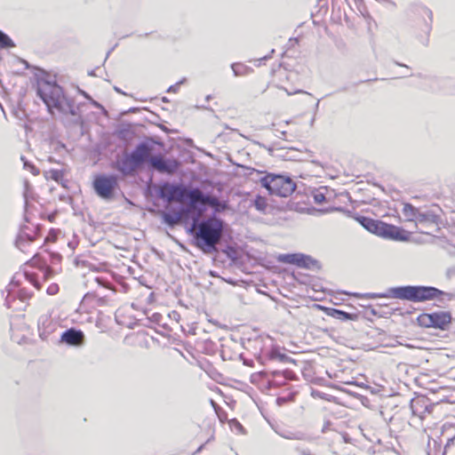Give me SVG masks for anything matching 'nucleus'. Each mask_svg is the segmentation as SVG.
Wrapping results in <instances>:
<instances>
[{
  "label": "nucleus",
  "instance_id": "1",
  "mask_svg": "<svg viewBox=\"0 0 455 455\" xmlns=\"http://www.w3.org/2000/svg\"><path fill=\"white\" fill-rule=\"evenodd\" d=\"M202 214L194 212L192 223L187 229L194 238V244L205 254L218 252L220 243L224 231V221L212 215L206 219H201Z\"/></svg>",
  "mask_w": 455,
  "mask_h": 455
},
{
  "label": "nucleus",
  "instance_id": "2",
  "mask_svg": "<svg viewBox=\"0 0 455 455\" xmlns=\"http://www.w3.org/2000/svg\"><path fill=\"white\" fill-rule=\"evenodd\" d=\"M36 94L51 114L56 110L64 115H77L74 100L65 95L62 87L55 80L38 78Z\"/></svg>",
  "mask_w": 455,
  "mask_h": 455
},
{
  "label": "nucleus",
  "instance_id": "3",
  "mask_svg": "<svg viewBox=\"0 0 455 455\" xmlns=\"http://www.w3.org/2000/svg\"><path fill=\"white\" fill-rule=\"evenodd\" d=\"M444 291L424 285H404L390 287L385 292L374 294L375 298H393L412 302H424L432 300L444 295Z\"/></svg>",
  "mask_w": 455,
  "mask_h": 455
},
{
  "label": "nucleus",
  "instance_id": "4",
  "mask_svg": "<svg viewBox=\"0 0 455 455\" xmlns=\"http://www.w3.org/2000/svg\"><path fill=\"white\" fill-rule=\"evenodd\" d=\"M153 151V146L146 141L140 142L131 152L125 151L121 157H117L113 168L123 176H132L145 163H148V155Z\"/></svg>",
  "mask_w": 455,
  "mask_h": 455
},
{
  "label": "nucleus",
  "instance_id": "5",
  "mask_svg": "<svg viewBox=\"0 0 455 455\" xmlns=\"http://www.w3.org/2000/svg\"><path fill=\"white\" fill-rule=\"evenodd\" d=\"M198 188H191L182 183H162L157 189L159 198L167 202H182L193 207Z\"/></svg>",
  "mask_w": 455,
  "mask_h": 455
},
{
  "label": "nucleus",
  "instance_id": "6",
  "mask_svg": "<svg viewBox=\"0 0 455 455\" xmlns=\"http://www.w3.org/2000/svg\"><path fill=\"white\" fill-rule=\"evenodd\" d=\"M262 188H265L269 195L288 197L296 189L295 181L289 176L275 173H266L259 180Z\"/></svg>",
  "mask_w": 455,
  "mask_h": 455
},
{
  "label": "nucleus",
  "instance_id": "7",
  "mask_svg": "<svg viewBox=\"0 0 455 455\" xmlns=\"http://www.w3.org/2000/svg\"><path fill=\"white\" fill-rule=\"evenodd\" d=\"M357 220L366 230L379 236L395 241L406 239L405 236L402 235L403 230L398 227L364 216L359 217Z\"/></svg>",
  "mask_w": 455,
  "mask_h": 455
},
{
  "label": "nucleus",
  "instance_id": "8",
  "mask_svg": "<svg viewBox=\"0 0 455 455\" xmlns=\"http://www.w3.org/2000/svg\"><path fill=\"white\" fill-rule=\"evenodd\" d=\"M37 267L43 273L44 281H47L53 275L54 271L47 266L46 261L44 260L38 254H35L29 260H28L23 268V273L20 274L29 283H31L36 290L41 289V283L37 275L35 272L29 271L27 267Z\"/></svg>",
  "mask_w": 455,
  "mask_h": 455
},
{
  "label": "nucleus",
  "instance_id": "9",
  "mask_svg": "<svg viewBox=\"0 0 455 455\" xmlns=\"http://www.w3.org/2000/svg\"><path fill=\"white\" fill-rule=\"evenodd\" d=\"M211 207L213 210V214L222 212L228 207V203L220 201L217 196L204 193L199 188L195 198L193 204L195 212L204 214L207 210V207Z\"/></svg>",
  "mask_w": 455,
  "mask_h": 455
},
{
  "label": "nucleus",
  "instance_id": "10",
  "mask_svg": "<svg viewBox=\"0 0 455 455\" xmlns=\"http://www.w3.org/2000/svg\"><path fill=\"white\" fill-rule=\"evenodd\" d=\"M92 185L100 197L109 199L113 196L114 191L118 186V179L114 174H100L95 177Z\"/></svg>",
  "mask_w": 455,
  "mask_h": 455
},
{
  "label": "nucleus",
  "instance_id": "11",
  "mask_svg": "<svg viewBox=\"0 0 455 455\" xmlns=\"http://www.w3.org/2000/svg\"><path fill=\"white\" fill-rule=\"evenodd\" d=\"M148 164L153 169L160 173L169 175L174 174L180 166V163L176 158H166L162 155H148Z\"/></svg>",
  "mask_w": 455,
  "mask_h": 455
},
{
  "label": "nucleus",
  "instance_id": "12",
  "mask_svg": "<svg viewBox=\"0 0 455 455\" xmlns=\"http://www.w3.org/2000/svg\"><path fill=\"white\" fill-rule=\"evenodd\" d=\"M274 339L269 336L259 335L247 341V348L253 351L261 363H266L267 351L273 347Z\"/></svg>",
  "mask_w": 455,
  "mask_h": 455
},
{
  "label": "nucleus",
  "instance_id": "13",
  "mask_svg": "<svg viewBox=\"0 0 455 455\" xmlns=\"http://www.w3.org/2000/svg\"><path fill=\"white\" fill-rule=\"evenodd\" d=\"M39 232L38 226H22L15 241L16 247L21 251H27L29 244L38 237Z\"/></svg>",
  "mask_w": 455,
  "mask_h": 455
},
{
  "label": "nucleus",
  "instance_id": "14",
  "mask_svg": "<svg viewBox=\"0 0 455 455\" xmlns=\"http://www.w3.org/2000/svg\"><path fill=\"white\" fill-rule=\"evenodd\" d=\"M411 12H419L420 14L427 18V20H425L423 25V35L418 36L419 44L423 46H427L429 44V35L432 30L433 12L429 8L421 4L411 5Z\"/></svg>",
  "mask_w": 455,
  "mask_h": 455
},
{
  "label": "nucleus",
  "instance_id": "15",
  "mask_svg": "<svg viewBox=\"0 0 455 455\" xmlns=\"http://www.w3.org/2000/svg\"><path fill=\"white\" fill-rule=\"evenodd\" d=\"M194 207L191 205L182 206L179 212H165L162 213V219L165 224L169 227L173 228L179 222V220L187 221L188 219L192 220L194 214Z\"/></svg>",
  "mask_w": 455,
  "mask_h": 455
},
{
  "label": "nucleus",
  "instance_id": "16",
  "mask_svg": "<svg viewBox=\"0 0 455 455\" xmlns=\"http://www.w3.org/2000/svg\"><path fill=\"white\" fill-rule=\"evenodd\" d=\"M20 274H15L12 278L11 283L6 288L7 295L4 300V304L8 308H12L13 310L20 309V305L19 304V298L17 297L16 293V288L20 283Z\"/></svg>",
  "mask_w": 455,
  "mask_h": 455
},
{
  "label": "nucleus",
  "instance_id": "17",
  "mask_svg": "<svg viewBox=\"0 0 455 455\" xmlns=\"http://www.w3.org/2000/svg\"><path fill=\"white\" fill-rule=\"evenodd\" d=\"M428 319L427 326L445 329V326L451 323V316L448 312H435L425 315Z\"/></svg>",
  "mask_w": 455,
  "mask_h": 455
},
{
  "label": "nucleus",
  "instance_id": "18",
  "mask_svg": "<svg viewBox=\"0 0 455 455\" xmlns=\"http://www.w3.org/2000/svg\"><path fill=\"white\" fill-rule=\"evenodd\" d=\"M84 340V334L81 330L70 328L62 332L60 341L69 346H81Z\"/></svg>",
  "mask_w": 455,
  "mask_h": 455
},
{
  "label": "nucleus",
  "instance_id": "19",
  "mask_svg": "<svg viewBox=\"0 0 455 455\" xmlns=\"http://www.w3.org/2000/svg\"><path fill=\"white\" fill-rule=\"evenodd\" d=\"M439 217L431 210H419V213H417V220L415 221V225L417 227L420 226L421 228H427L428 227H432L436 225L438 222Z\"/></svg>",
  "mask_w": 455,
  "mask_h": 455
},
{
  "label": "nucleus",
  "instance_id": "20",
  "mask_svg": "<svg viewBox=\"0 0 455 455\" xmlns=\"http://www.w3.org/2000/svg\"><path fill=\"white\" fill-rule=\"evenodd\" d=\"M270 361H277L280 363L293 362L291 357H289L286 354L282 353L279 347H275L274 344L271 349L267 351L266 363Z\"/></svg>",
  "mask_w": 455,
  "mask_h": 455
},
{
  "label": "nucleus",
  "instance_id": "21",
  "mask_svg": "<svg viewBox=\"0 0 455 455\" xmlns=\"http://www.w3.org/2000/svg\"><path fill=\"white\" fill-rule=\"evenodd\" d=\"M273 384L276 386H282L285 384L286 380H291L294 379L295 374L290 370L275 371L272 372Z\"/></svg>",
  "mask_w": 455,
  "mask_h": 455
},
{
  "label": "nucleus",
  "instance_id": "22",
  "mask_svg": "<svg viewBox=\"0 0 455 455\" xmlns=\"http://www.w3.org/2000/svg\"><path fill=\"white\" fill-rule=\"evenodd\" d=\"M297 267L306 269H315L320 267L319 262L316 259H313L309 255L303 253H299L298 255Z\"/></svg>",
  "mask_w": 455,
  "mask_h": 455
},
{
  "label": "nucleus",
  "instance_id": "23",
  "mask_svg": "<svg viewBox=\"0 0 455 455\" xmlns=\"http://www.w3.org/2000/svg\"><path fill=\"white\" fill-rule=\"evenodd\" d=\"M327 315L335 318V319H338V320H340V321H353V320H355L357 318V315L356 314H352V313H347V312H345L343 310H340V309H337V308H327Z\"/></svg>",
  "mask_w": 455,
  "mask_h": 455
},
{
  "label": "nucleus",
  "instance_id": "24",
  "mask_svg": "<svg viewBox=\"0 0 455 455\" xmlns=\"http://www.w3.org/2000/svg\"><path fill=\"white\" fill-rule=\"evenodd\" d=\"M278 435H281L283 438H285L288 440H301V441H309L310 440V437L302 432L283 431V432H278Z\"/></svg>",
  "mask_w": 455,
  "mask_h": 455
},
{
  "label": "nucleus",
  "instance_id": "25",
  "mask_svg": "<svg viewBox=\"0 0 455 455\" xmlns=\"http://www.w3.org/2000/svg\"><path fill=\"white\" fill-rule=\"evenodd\" d=\"M419 209L414 207L411 204H404L403 208V213L408 221H412L415 223L417 220V213H419Z\"/></svg>",
  "mask_w": 455,
  "mask_h": 455
},
{
  "label": "nucleus",
  "instance_id": "26",
  "mask_svg": "<svg viewBox=\"0 0 455 455\" xmlns=\"http://www.w3.org/2000/svg\"><path fill=\"white\" fill-rule=\"evenodd\" d=\"M231 68L235 76H245L251 71V68L242 64V63H233L231 65Z\"/></svg>",
  "mask_w": 455,
  "mask_h": 455
},
{
  "label": "nucleus",
  "instance_id": "27",
  "mask_svg": "<svg viewBox=\"0 0 455 455\" xmlns=\"http://www.w3.org/2000/svg\"><path fill=\"white\" fill-rule=\"evenodd\" d=\"M253 206L261 212H265L267 208V200L262 196H256L253 200Z\"/></svg>",
  "mask_w": 455,
  "mask_h": 455
},
{
  "label": "nucleus",
  "instance_id": "28",
  "mask_svg": "<svg viewBox=\"0 0 455 455\" xmlns=\"http://www.w3.org/2000/svg\"><path fill=\"white\" fill-rule=\"evenodd\" d=\"M299 253H286L278 256V261L297 266Z\"/></svg>",
  "mask_w": 455,
  "mask_h": 455
},
{
  "label": "nucleus",
  "instance_id": "29",
  "mask_svg": "<svg viewBox=\"0 0 455 455\" xmlns=\"http://www.w3.org/2000/svg\"><path fill=\"white\" fill-rule=\"evenodd\" d=\"M16 293L19 298V304L20 305L21 309L23 307V303L31 298L32 293L25 289L19 288V286L16 288Z\"/></svg>",
  "mask_w": 455,
  "mask_h": 455
},
{
  "label": "nucleus",
  "instance_id": "30",
  "mask_svg": "<svg viewBox=\"0 0 455 455\" xmlns=\"http://www.w3.org/2000/svg\"><path fill=\"white\" fill-rule=\"evenodd\" d=\"M23 196L25 200V210L27 211L29 198H32V188L28 180H24Z\"/></svg>",
  "mask_w": 455,
  "mask_h": 455
},
{
  "label": "nucleus",
  "instance_id": "31",
  "mask_svg": "<svg viewBox=\"0 0 455 455\" xmlns=\"http://www.w3.org/2000/svg\"><path fill=\"white\" fill-rule=\"evenodd\" d=\"M87 283H91L92 286L94 283H96L100 287H103V288H107V289L109 288V283L105 278H103L101 276H96L92 280L88 279Z\"/></svg>",
  "mask_w": 455,
  "mask_h": 455
},
{
  "label": "nucleus",
  "instance_id": "32",
  "mask_svg": "<svg viewBox=\"0 0 455 455\" xmlns=\"http://www.w3.org/2000/svg\"><path fill=\"white\" fill-rule=\"evenodd\" d=\"M148 319L159 326H163L165 328L166 324L163 323L164 316L160 313H153L151 315L148 316Z\"/></svg>",
  "mask_w": 455,
  "mask_h": 455
},
{
  "label": "nucleus",
  "instance_id": "33",
  "mask_svg": "<svg viewBox=\"0 0 455 455\" xmlns=\"http://www.w3.org/2000/svg\"><path fill=\"white\" fill-rule=\"evenodd\" d=\"M433 406H434L433 404H426V405L424 406V411H423L422 412H418L417 408H416V405H415V404H413L412 403H411V410H412V413H413L414 415H419V417L420 419H423V418L425 417V415H424V414H425L426 412L430 413V412H431V411H432V409H433Z\"/></svg>",
  "mask_w": 455,
  "mask_h": 455
},
{
  "label": "nucleus",
  "instance_id": "34",
  "mask_svg": "<svg viewBox=\"0 0 455 455\" xmlns=\"http://www.w3.org/2000/svg\"><path fill=\"white\" fill-rule=\"evenodd\" d=\"M21 160L23 161V167L25 170L29 171L33 175H38L39 174V169L36 168L33 164L27 161L23 156H21Z\"/></svg>",
  "mask_w": 455,
  "mask_h": 455
},
{
  "label": "nucleus",
  "instance_id": "35",
  "mask_svg": "<svg viewBox=\"0 0 455 455\" xmlns=\"http://www.w3.org/2000/svg\"><path fill=\"white\" fill-rule=\"evenodd\" d=\"M14 46L15 44L11 37L2 31V49H7Z\"/></svg>",
  "mask_w": 455,
  "mask_h": 455
},
{
  "label": "nucleus",
  "instance_id": "36",
  "mask_svg": "<svg viewBox=\"0 0 455 455\" xmlns=\"http://www.w3.org/2000/svg\"><path fill=\"white\" fill-rule=\"evenodd\" d=\"M49 178L59 182L60 180L63 179V172L60 170H51L49 172Z\"/></svg>",
  "mask_w": 455,
  "mask_h": 455
},
{
  "label": "nucleus",
  "instance_id": "37",
  "mask_svg": "<svg viewBox=\"0 0 455 455\" xmlns=\"http://www.w3.org/2000/svg\"><path fill=\"white\" fill-rule=\"evenodd\" d=\"M313 198L315 204H323L326 202L325 195L319 190L313 193Z\"/></svg>",
  "mask_w": 455,
  "mask_h": 455
},
{
  "label": "nucleus",
  "instance_id": "38",
  "mask_svg": "<svg viewBox=\"0 0 455 455\" xmlns=\"http://www.w3.org/2000/svg\"><path fill=\"white\" fill-rule=\"evenodd\" d=\"M186 82V78H182L179 82H177L175 84L171 85L167 89V92H177L180 89V86Z\"/></svg>",
  "mask_w": 455,
  "mask_h": 455
},
{
  "label": "nucleus",
  "instance_id": "39",
  "mask_svg": "<svg viewBox=\"0 0 455 455\" xmlns=\"http://www.w3.org/2000/svg\"><path fill=\"white\" fill-rule=\"evenodd\" d=\"M46 291L49 295H55L59 291V285L57 283H52L48 286Z\"/></svg>",
  "mask_w": 455,
  "mask_h": 455
},
{
  "label": "nucleus",
  "instance_id": "40",
  "mask_svg": "<svg viewBox=\"0 0 455 455\" xmlns=\"http://www.w3.org/2000/svg\"><path fill=\"white\" fill-rule=\"evenodd\" d=\"M51 263L52 264H58L60 262L62 257L60 253L52 252L51 253Z\"/></svg>",
  "mask_w": 455,
  "mask_h": 455
},
{
  "label": "nucleus",
  "instance_id": "41",
  "mask_svg": "<svg viewBox=\"0 0 455 455\" xmlns=\"http://www.w3.org/2000/svg\"><path fill=\"white\" fill-rule=\"evenodd\" d=\"M92 106L98 108H103L102 105L100 104L98 101L94 100L92 98V100H89Z\"/></svg>",
  "mask_w": 455,
  "mask_h": 455
},
{
  "label": "nucleus",
  "instance_id": "42",
  "mask_svg": "<svg viewBox=\"0 0 455 455\" xmlns=\"http://www.w3.org/2000/svg\"><path fill=\"white\" fill-rule=\"evenodd\" d=\"M78 92H79L80 94H82L88 100H92V97L86 92H84V91H83L81 89H78Z\"/></svg>",
  "mask_w": 455,
  "mask_h": 455
},
{
  "label": "nucleus",
  "instance_id": "43",
  "mask_svg": "<svg viewBox=\"0 0 455 455\" xmlns=\"http://www.w3.org/2000/svg\"><path fill=\"white\" fill-rule=\"evenodd\" d=\"M312 395L314 397H321V398H324L323 395H322L321 392L320 391H316V390H313L312 391Z\"/></svg>",
  "mask_w": 455,
  "mask_h": 455
},
{
  "label": "nucleus",
  "instance_id": "44",
  "mask_svg": "<svg viewBox=\"0 0 455 455\" xmlns=\"http://www.w3.org/2000/svg\"><path fill=\"white\" fill-rule=\"evenodd\" d=\"M210 403H211V404L212 405V407L214 408L215 411L220 409V406L212 399H211Z\"/></svg>",
  "mask_w": 455,
  "mask_h": 455
},
{
  "label": "nucleus",
  "instance_id": "45",
  "mask_svg": "<svg viewBox=\"0 0 455 455\" xmlns=\"http://www.w3.org/2000/svg\"><path fill=\"white\" fill-rule=\"evenodd\" d=\"M204 447V444L200 445L192 455H196V454L201 452L203 451Z\"/></svg>",
  "mask_w": 455,
  "mask_h": 455
},
{
  "label": "nucleus",
  "instance_id": "46",
  "mask_svg": "<svg viewBox=\"0 0 455 455\" xmlns=\"http://www.w3.org/2000/svg\"><path fill=\"white\" fill-rule=\"evenodd\" d=\"M18 60H19L20 63H22V64H24V65H25V68H24L25 69L28 68V62H27L26 60H21V59H19Z\"/></svg>",
  "mask_w": 455,
  "mask_h": 455
},
{
  "label": "nucleus",
  "instance_id": "47",
  "mask_svg": "<svg viewBox=\"0 0 455 455\" xmlns=\"http://www.w3.org/2000/svg\"><path fill=\"white\" fill-rule=\"evenodd\" d=\"M92 296H94V293H91V292H87L84 296V299H89L90 297Z\"/></svg>",
  "mask_w": 455,
  "mask_h": 455
},
{
  "label": "nucleus",
  "instance_id": "48",
  "mask_svg": "<svg viewBox=\"0 0 455 455\" xmlns=\"http://www.w3.org/2000/svg\"><path fill=\"white\" fill-rule=\"evenodd\" d=\"M270 58H271V55H266V56H264V57L260 58L259 60V61H262V60H268V59H270Z\"/></svg>",
  "mask_w": 455,
  "mask_h": 455
},
{
  "label": "nucleus",
  "instance_id": "49",
  "mask_svg": "<svg viewBox=\"0 0 455 455\" xmlns=\"http://www.w3.org/2000/svg\"><path fill=\"white\" fill-rule=\"evenodd\" d=\"M88 75H89L90 76H96L95 70H94V69L90 70V71L88 72Z\"/></svg>",
  "mask_w": 455,
  "mask_h": 455
},
{
  "label": "nucleus",
  "instance_id": "50",
  "mask_svg": "<svg viewBox=\"0 0 455 455\" xmlns=\"http://www.w3.org/2000/svg\"><path fill=\"white\" fill-rule=\"evenodd\" d=\"M235 426H236V428H238L239 430H242L243 428V426L236 420H235Z\"/></svg>",
  "mask_w": 455,
  "mask_h": 455
},
{
  "label": "nucleus",
  "instance_id": "51",
  "mask_svg": "<svg viewBox=\"0 0 455 455\" xmlns=\"http://www.w3.org/2000/svg\"><path fill=\"white\" fill-rule=\"evenodd\" d=\"M282 148H269V151L272 152V154L274 155L275 150H279V149H282Z\"/></svg>",
  "mask_w": 455,
  "mask_h": 455
},
{
  "label": "nucleus",
  "instance_id": "52",
  "mask_svg": "<svg viewBox=\"0 0 455 455\" xmlns=\"http://www.w3.org/2000/svg\"><path fill=\"white\" fill-rule=\"evenodd\" d=\"M114 90L119 93H122V94H124V92L123 91H121L118 87L115 86L114 87Z\"/></svg>",
  "mask_w": 455,
  "mask_h": 455
},
{
  "label": "nucleus",
  "instance_id": "53",
  "mask_svg": "<svg viewBox=\"0 0 455 455\" xmlns=\"http://www.w3.org/2000/svg\"><path fill=\"white\" fill-rule=\"evenodd\" d=\"M301 455H312L308 451H302Z\"/></svg>",
  "mask_w": 455,
  "mask_h": 455
},
{
  "label": "nucleus",
  "instance_id": "54",
  "mask_svg": "<svg viewBox=\"0 0 455 455\" xmlns=\"http://www.w3.org/2000/svg\"><path fill=\"white\" fill-rule=\"evenodd\" d=\"M251 361H249V360H243V363L246 365H251Z\"/></svg>",
  "mask_w": 455,
  "mask_h": 455
},
{
  "label": "nucleus",
  "instance_id": "55",
  "mask_svg": "<svg viewBox=\"0 0 455 455\" xmlns=\"http://www.w3.org/2000/svg\"><path fill=\"white\" fill-rule=\"evenodd\" d=\"M395 64H396L397 66L405 67V68H408L406 65H404V64H401V63H399V62H395Z\"/></svg>",
  "mask_w": 455,
  "mask_h": 455
},
{
  "label": "nucleus",
  "instance_id": "56",
  "mask_svg": "<svg viewBox=\"0 0 455 455\" xmlns=\"http://www.w3.org/2000/svg\"><path fill=\"white\" fill-rule=\"evenodd\" d=\"M211 99H212L211 95H207L206 98H205L206 101H209Z\"/></svg>",
  "mask_w": 455,
  "mask_h": 455
},
{
  "label": "nucleus",
  "instance_id": "57",
  "mask_svg": "<svg viewBox=\"0 0 455 455\" xmlns=\"http://www.w3.org/2000/svg\"><path fill=\"white\" fill-rule=\"evenodd\" d=\"M328 424H329L328 422L325 424V426H324V427H323V432H324V431H325V429H326V428H327V427H328Z\"/></svg>",
  "mask_w": 455,
  "mask_h": 455
},
{
  "label": "nucleus",
  "instance_id": "58",
  "mask_svg": "<svg viewBox=\"0 0 455 455\" xmlns=\"http://www.w3.org/2000/svg\"><path fill=\"white\" fill-rule=\"evenodd\" d=\"M163 101H164V102H167V101H168V100L166 99V97H164V98H163Z\"/></svg>",
  "mask_w": 455,
  "mask_h": 455
},
{
  "label": "nucleus",
  "instance_id": "59",
  "mask_svg": "<svg viewBox=\"0 0 455 455\" xmlns=\"http://www.w3.org/2000/svg\"><path fill=\"white\" fill-rule=\"evenodd\" d=\"M1 111H2V113H3L4 115H5L4 110V108H3V107H2V108H1Z\"/></svg>",
  "mask_w": 455,
  "mask_h": 455
},
{
  "label": "nucleus",
  "instance_id": "60",
  "mask_svg": "<svg viewBox=\"0 0 455 455\" xmlns=\"http://www.w3.org/2000/svg\"><path fill=\"white\" fill-rule=\"evenodd\" d=\"M210 274L211 275L215 276V274L212 271H211Z\"/></svg>",
  "mask_w": 455,
  "mask_h": 455
},
{
  "label": "nucleus",
  "instance_id": "61",
  "mask_svg": "<svg viewBox=\"0 0 455 455\" xmlns=\"http://www.w3.org/2000/svg\"><path fill=\"white\" fill-rule=\"evenodd\" d=\"M110 52H111V50L108 52V53H107V58L108 57V55L110 54Z\"/></svg>",
  "mask_w": 455,
  "mask_h": 455
},
{
  "label": "nucleus",
  "instance_id": "62",
  "mask_svg": "<svg viewBox=\"0 0 455 455\" xmlns=\"http://www.w3.org/2000/svg\"><path fill=\"white\" fill-rule=\"evenodd\" d=\"M319 106V100H317L316 104H315V107L318 108Z\"/></svg>",
  "mask_w": 455,
  "mask_h": 455
},
{
  "label": "nucleus",
  "instance_id": "63",
  "mask_svg": "<svg viewBox=\"0 0 455 455\" xmlns=\"http://www.w3.org/2000/svg\"><path fill=\"white\" fill-rule=\"evenodd\" d=\"M420 232H421V233H427V231H425V230H423V229H421V228H420Z\"/></svg>",
  "mask_w": 455,
  "mask_h": 455
},
{
  "label": "nucleus",
  "instance_id": "64",
  "mask_svg": "<svg viewBox=\"0 0 455 455\" xmlns=\"http://www.w3.org/2000/svg\"><path fill=\"white\" fill-rule=\"evenodd\" d=\"M174 315L180 316L175 311L173 312Z\"/></svg>",
  "mask_w": 455,
  "mask_h": 455
}]
</instances>
